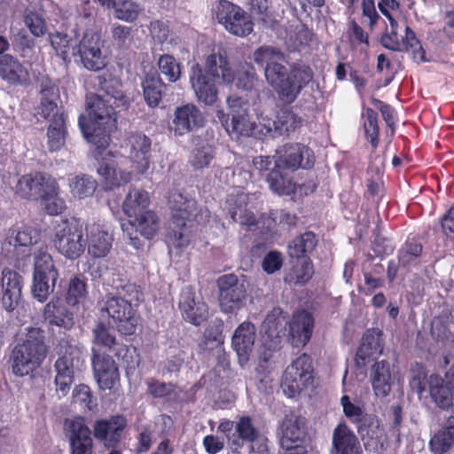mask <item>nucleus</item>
<instances>
[{"label":"nucleus","instance_id":"nucleus-60","mask_svg":"<svg viewBox=\"0 0 454 454\" xmlns=\"http://www.w3.org/2000/svg\"><path fill=\"white\" fill-rule=\"evenodd\" d=\"M158 67L169 82H176L181 76V65L172 55H161L158 60Z\"/></svg>","mask_w":454,"mask_h":454},{"label":"nucleus","instance_id":"nucleus-15","mask_svg":"<svg viewBox=\"0 0 454 454\" xmlns=\"http://www.w3.org/2000/svg\"><path fill=\"white\" fill-rule=\"evenodd\" d=\"M64 433L69 441L70 454H92L91 431L83 417L65 419Z\"/></svg>","mask_w":454,"mask_h":454},{"label":"nucleus","instance_id":"nucleus-17","mask_svg":"<svg viewBox=\"0 0 454 454\" xmlns=\"http://www.w3.org/2000/svg\"><path fill=\"white\" fill-rule=\"evenodd\" d=\"M316 161L313 150L301 143H289L278 152V162L281 169L295 171L299 168L310 169Z\"/></svg>","mask_w":454,"mask_h":454},{"label":"nucleus","instance_id":"nucleus-25","mask_svg":"<svg viewBox=\"0 0 454 454\" xmlns=\"http://www.w3.org/2000/svg\"><path fill=\"white\" fill-rule=\"evenodd\" d=\"M92 366L99 387L111 390L120 380L119 370L112 356L106 354L93 353Z\"/></svg>","mask_w":454,"mask_h":454},{"label":"nucleus","instance_id":"nucleus-37","mask_svg":"<svg viewBox=\"0 0 454 454\" xmlns=\"http://www.w3.org/2000/svg\"><path fill=\"white\" fill-rule=\"evenodd\" d=\"M370 380L376 396L385 397L388 395L392 384L390 363L386 360L376 362L372 367Z\"/></svg>","mask_w":454,"mask_h":454},{"label":"nucleus","instance_id":"nucleus-35","mask_svg":"<svg viewBox=\"0 0 454 454\" xmlns=\"http://www.w3.org/2000/svg\"><path fill=\"white\" fill-rule=\"evenodd\" d=\"M34 238L31 230H19L10 228L8 230L4 245L12 247V253L16 261H22L31 255V246L34 244Z\"/></svg>","mask_w":454,"mask_h":454},{"label":"nucleus","instance_id":"nucleus-54","mask_svg":"<svg viewBox=\"0 0 454 454\" xmlns=\"http://www.w3.org/2000/svg\"><path fill=\"white\" fill-rule=\"evenodd\" d=\"M69 186L74 197L83 199L94 194L98 187V183L92 176L81 174L71 179Z\"/></svg>","mask_w":454,"mask_h":454},{"label":"nucleus","instance_id":"nucleus-22","mask_svg":"<svg viewBox=\"0 0 454 454\" xmlns=\"http://www.w3.org/2000/svg\"><path fill=\"white\" fill-rule=\"evenodd\" d=\"M178 305L183 318L193 325H201L208 317L207 304L196 298L195 288L192 286L182 289Z\"/></svg>","mask_w":454,"mask_h":454},{"label":"nucleus","instance_id":"nucleus-31","mask_svg":"<svg viewBox=\"0 0 454 454\" xmlns=\"http://www.w3.org/2000/svg\"><path fill=\"white\" fill-rule=\"evenodd\" d=\"M289 325V336L295 346L306 345L312 335L314 318L306 310H300L293 315Z\"/></svg>","mask_w":454,"mask_h":454},{"label":"nucleus","instance_id":"nucleus-47","mask_svg":"<svg viewBox=\"0 0 454 454\" xmlns=\"http://www.w3.org/2000/svg\"><path fill=\"white\" fill-rule=\"evenodd\" d=\"M219 69L221 70V78L223 82L225 83H232L235 80V74L227 59L222 55L217 57L214 53L208 55L206 59L205 67H203V70L210 75H220Z\"/></svg>","mask_w":454,"mask_h":454},{"label":"nucleus","instance_id":"nucleus-6","mask_svg":"<svg viewBox=\"0 0 454 454\" xmlns=\"http://www.w3.org/2000/svg\"><path fill=\"white\" fill-rule=\"evenodd\" d=\"M52 242L58 252L70 260L78 259L87 246L82 225L75 218L60 219L55 223Z\"/></svg>","mask_w":454,"mask_h":454},{"label":"nucleus","instance_id":"nucleus-48","mask_svg":"<svg viewBox=\"0 0 454 454\" xmlns=\"http://www.w3.org/2000/svg\"><path fill=\"white\" fill-rule=\"evenodd\" d=\"M130 219L137 231L147 239H153L159 231V217L153 210L144 211Z\"/></svg>","mask_w":454,"mask_h":454},{"label":"nucleus","instance_id":"nucleus-29","mask_svg":"<svg viewBox=\"0 0 454 454\" xmlns=\"http://www.w3.org/2000/svg\"><path fill=\"white\" fill-rule=\"evenodd\" d=\"M255 326L250 322L241 323L235 330L231 346L236 351L239 364H243L249 359L255 340Z\"/></svg>","mask_w":454,"mask_h":454},{"label":"nucleus","instance_id":"nucleus-12","mask_svg":"<svg viewBox=\"0 0 454 454\" xmlns=\"http://www.w3.org/2000/svg\"><path fill=\"white\" fill-rule=\"evenodd\" d=\"M217 430L225 436L228 446L232 452L236 453L244 447L246 442L253 444L260 436L259 430L249 416H241L236 422L223 419Z\"/></svg>","mask_w":454,"mask_h":454},{"label":"nucleus","instance_id":"nucleus-52","mask_svg":"<svg viewBox=\"0 0 454 454\" xmlns=\"http://www.w3.org/2000/svg\"><path fill=\"white\" fill-rule=\"evenodd\" d=\"M41 176L42 172L23 175L15 186L16 193L24 199L37 200Z\"/></svg>","mask_w":454,"mask_h":454},{"label":"nucleus","instance_id":"nucleus-4","mask_svg":"<svg viewBox=\"0 0 454 454\" xmlns=\"http://www.w3.org/2000/svg\"><path fill=\"white\" fill-rule=\"evenodd\" d=\"M44 331L30 327L22 343L17 344L12 352V369L19 377L27 376L38 368L47 353Z\"/></svg>","mask_w":454,"mask_h":454},{"label":"nucleus","instance_id":"nucleus-64","mask_svg":"<svg viewBox=\"0 0 454 454\" xmlns=\"http://www.w3.org/2000/svg\"><path fill=\"white\" fill-rule=\"evenodd\" d=\"M147 392L153 398H164L175 392L176 385L172 382H161L155 379L146 380Z\"/></svg>","mask_w":454,"mask_h":454},{"label":"nucleus","instance_id":"nucleus-30","mask_svg":"<svg viewBox=\"0 0 454 454\" xmlns=\"http://www.w3.org/2000/svg\"><path fill=\"white\" fill-rule=\"evenodd\" d=\"M43 318L49 325H55L66 331L74 325V317L59 297H53L43 309Z\"/></svg>","mask_w":454,"mask_h":454},{"label":"nucleus","instance_id":"nucleus-55","mask_svg":"<svg viewBox=\"0 0 454 454\" xmlns=\"http://www.w3.org/2000/svg\"><path fill=\"white\" fill-rule=\"evenodd\" d=\"M115 295H120L126 299V301L131 303L135 308L138 307L145 300V294L142 287L129 280H120V284L115 286Z\"/></svg>","mask_w":454,"mask_h":454},{"label":"nucleus","instance_id":"nucleus-18","mask_svg":"<svg viewBox=\"0 0 454 454\" xmlns=\"http://www.w3.org/2000/svg\"><path fill=\"white\" fill-rule=\"evenodd\" d=\"M23 277L16 270L4 268L0 276V304L13 311L22 300Z\"/></svg>","mask_w":454,"mask_h":454},{"label":"nucleus","instance_id":"nucleus-58","mask_svg":"<svg viewBox=\"0 0 454 454\" xmlns=\"http://www.w3.org/2000/svg\"><path fill=\"white\" fill-rule=\"evenodd\" d=\"M215 156V148L207 143H203L192 150L189 161L195 169H201L208 167Z\"/></svg>","mask_w":454,"mask_h":454},{"label":"nucleus","instance_id":"nucleus-32","mask_svg":"<svg viewBox=\"0 0 454 454\" xmlns=\"http://www.w3.org/2000/svg\"><path fill=\"white\" fill-rule=\"evenodd\" d=\"M76 53L80 55L83 66L89 70L97 71L105 66L101 43L98 36H84L75 50Z\"/></svg>","mask_w":454,"mask_h":454},{"label":"nucleus","instance_id":"nucleus-41","mask_svg":"<svg viewBox=\"0 0 454 454\" xmlns=\"http://www.w3.org/2000/svg\"><path fill=\"white\" fill-rule=\"evenodd\" d=\"M318 243L317 235L307 231L294 238L288 245L287 253L291 258L306 259L313 253Z\"/></svg>","mask_w":454,"mask_h":454},{"label":"nucleus","instance_id":"nucleus-8","mask_svg":"<svg viewBox=\"0 0 454 454\" xmlns=\"http://www.w3.org/2000/svg\"><path fill=\"white\" fill-rule=\"evenodd\" d=\"M59 271L51 255L40 250L35 255L33 272L32 294L40 302H44L55 289Z\"/></svg>","mask_w":454,"mask_h":454},{"label":"nucleus","instance_id":"nucleus-13","mask_svg":"<svg viewBox=\"0 0 454 454\" xmlns=\"http://www.w3.org/2000/svg\"><path fill=\"white\" fill-rule=\"evenodd\" d=\"M253 167L261 176H265L270 188L278 194H288L293 190L291 178L283 172L273 156H257L253 159Z\"/></svg>","mask_w":454,"mask_h":454},{"label":"nucleus","instance_id":"nucleus-20","mask_svg":"<svg viewBox=\"0 0 454 454\" xmlns=\"http://www.w3.org/2000/svg\"><path fill=\"white\" fill-rule=\"evenodd\" d=\"M358 422L356 429L365 449L377 453L385 450L387 437L380 419L373 414H365Z\"/></svg>","mask_w":454,"mask_h":454},{"label":"nucleus","instance_id":"nucleus-16","mask_svg":"<svg viewBox=\"0 0 454 454\" xmlns=\"http://www.w3.org/2000/svg\"><path fill=\"white\" fill-rule=\"evenodd\" d=\"M227 102L230 108V114L231 115L230 123L229 114H225L222 110L217 111V117L220 119L226 131L229 134L236 133L240 136H248L253 132L255 125L250 121L247 110L242 107L241 98L239 97H229Z\"/></svg>","mask_w":454,"mask_h":454},{"label":"nucleus","instance_id":"nucleus-5","mask_svg":"<svg viewBox=\"0 0 454 454\" xmlns=\"http://www.w3.org/2000/svg\"><path fill=\"white\" fill-rule=\"evenodd\" d=\"M411 384L419 395L427 392L432 403L442 411H449L454 405V364L445 373L444 379L436 373L414 376Z\"/></svg>","mask_w":454,"mask_h":454},{"label":"nucleus","instance_id":"nucleus-46","mask_svg":"<svg viewBox=\"0 0 454 454\" xmlns=\"http://www.w3.org/2000/svg\"><path fill=\"white\" fill-rule=\"evenodd\" d=\"M286 317L283 316V310L280 308H274L270 311L262 325L264 333L270 338H279L285 334L286 330Z\"/></svg>","mask_w":454,"mask_h":454},{"label":"nucleus","instance_id":"nucleus-28","mask_svg":"<svg viewBox=\"0 0 454 454\" xmlns=\"http://www.w3.org/2000/svg\"><path fill=\"white\" fill-rule=\"evenodd\" d=\"M152 141L140 132H132L126 138V146L129 147V158L139 171L149 168Z\"/></svg>","mask_w":454,"mask_h":454},{"label":"nucleus","instance_id":"nucleus-40","mask_svg":"<svg viewBox=\"0 0 454 454\" xmlns=\"http://www.w3.org/2000/svg\"><path fill=\"white\" fill-rule=\"evenodd\" d=\"M113 236L99 226L93 227L87 239L88 252L94 258L106 257L113 245Z\"/></svg>","mask_w":454,"mask_h":454},{"label":"nucleus","instance_id":"nucleus-23","mask_svg":"<svg viewBox=\"0 0 454 454\" xmlns=\"http://www.w3.org/2000/svg\"><path fill=\"white\" fill-rule=\"evenodd\" d=\"M127 425V419L120 414L107 419H98L94 424V436L106 448H115L120 443Z\"/></svg>","mask_w":454,"mask_h":454},{"label":"nucleus","instance_id":"nucleus-59","mask_svg":"<svg viewBox=\"0 0 454 454\" xmlns=\"http://www.w3.org/2000/svg\"><path fill=\"white\" fill-rule=\"evenodd\" d=\"M51 44L58 56L64 60L67 59L72 51L75 55L76 44L74 39L67 34L57 32L51 35Z\"/></svg>","mask_w":454,"mask_h":454},{"label":"nucleus","instance_id":"nucleus-42","mask_svg":"<svg viewBox=\"0 0 454 454\" xmlns=\"http://www.w3.org/2000/svg\"><path fill=\"white\" fill-rule=\"evenodd\" d=\"M149 204L150 197L146 191L132 188L123 201L122 210L128 217L131 218L149 210Z\"/></svg>","mask_w":454,"mask_h":454},{"label":"nucleus","instance_id":"nucleus-10","mask_svg":"<svg viewBox=\"0 0 454 454\" xmlns=\"http://www.w3.org/2000/svg\"><path fill=\"white\" fill-rule=\"evenodd\" d=\"M312 359L307 354L298 356L288 365L282 377L281 387L288 397H294L302 389L313 385Z\"/></svg>","mask_w":454,"mask_h":454},{"label":"nucleus","instance_id":"nucleus-38","mask_svg":"<svg viewBox=\"0 0 454 454\" xmlns=\"http://www.w3.org/2000/svg\"><path fill=\"white\" fill-rule=\"evenodd\" d=\"M381 336L382 332L378 328L366 330L356 351V360L357 364L364 365L367 360L381 353Z\"/></svg>","mask_w":454,"mask_h":454},{"label":"nucleus","instance_id":"nucleus-11","mask_svg":"<svg viewBox=\"0 0 454 454\" xmlns=\"http://www.w3.org/2000/svg\"><path fill=\"white\" fill-rule=\"evenodd\" d=\"M56 352L59 355L54 364L56 391L61 396H65L74 380V360L79 351L72 343V340L61 339L56 346Z\"/></svg>","mask_w":454,"mask_h":454},{"label":"nucleus","instance_id":"nucleus-61","mask_svg":"<svg viewBox=\"0 0 454 454\" xmlns=\"http://www.w3.org/2000/svg\"><path fill=\"white\" fill-rule=\"evenodd\" d=\"M141 12L140 5L132 0H123L114 4V15L118 20L133 22Z\"/></svg>","mask_w":454,"mask_h":454},{"label":"nucleus","instance_id":"nucleus-27","mask_svg":"<svg viewBox=\"0 0 454 454\" xmlns=\"http://www.w3.org/2000/svg\"><path fill=\"white\" fill-rule=\"evenodd\" d=\"M330 454H363L359 439L344 422L333 429Z\"/></svg>","mask_w":454,"mask_h":454},{"label":"nucleus","instance_id":"nucleus-53","mask_svg":"<svg viewBox=\"0 0 454 454\" xmlns=\"http://www.w3.org/2000/svg\"><path fill=\"white\" fill-rule=\"evenodd\" d=\"M400 45L402 49L399 51H411L414 61L418 63L427 61L425 49L417 38L414 31L408 26L405 28V35L402 38Z\"/></svg>","mask_w":454,"mask_h":454},{"label":"nucleus","instance_id":"nucleus-1","mask_svg":"<svg viewBox=\"0 0 454 454\" xmlns=\"http://www.w3.org/2000/svg\"><path fill=\"white\" fill-rule=\"evenodd\" d=\"M253 59L263 67L267 82L274 88L278 98L286 104L294 103L313 79L312 69L307 66L294 65L287 71L283 64L285 54L277 47L260 46L254 51Z\"/></svg>","mask_w":454,"mask_h":454},{"label":"nucleus","instance_id":"nucleus-2","mask_svg":"<svg viewBox=\"0 0 454 454\" xmlns=\"http://www.w3.org/2000/svg\"><path fill=\"white\" fill-rule=\"evenodd\" d=\"M89 118L81 114L79 127L86 139L98 148L105 150L110 143V135L116 129L114 108L99 96L88 100Z\"/></svg>","mask_w":454,"mask_h":454},{"label":"nucleus","instance_id":"nucleus-3","mask_svg":"<svg viewBox=\"0 0 454 454\" xmlns=\"http://www.w3.org/2000/svg\"><path fill=\"white\" fill-rule=\"evenodd\" d=\"M168 205L171 211V218L166 233L168 247L176 249L187 247L192 240V231L188 222L196 210V201L178 191H173L168 197Z\"/></svg>","mask_w":454,"mask_h":454},{"label":"nucleus","instance_id":"nucleus-51","mask_svg":"<svg viewBox=\"0 0 454 454\" xmlns=\"http://www.w3.org/2000/svg\"><path fill=\"white\" fill-rule=\"evenodd\" d=\"M13 51L28 62L35 57V41L24 28L19 29L12 39Z\"/></svg>","mask_w":454,"mask_h":454},{"label":"nucleus","instance_id":"nucleus-34","mask_svg":"<svg viewBox=\"0 0 454 454\" xmlns=\"http://www.w3.org/2000/svg\"><path fill=\"white\" fill-rule=\"evenodd\" d=\"M0 77L11 85H23L29 74L23 65L11 54L0 56Z\"/></svg>","mask_w":454,"mask_h":454},{"label":"nucleus","instance_id":"nucleus-21","mask_svg":"<svg viewBox=\"0 0 454 454\" xmlns=\"http://www.w3.org/2000/svg\"><path fill=\"white\" fill-rule=\"evenodd\" d=\"M99 153L98 148L95 150V159L99 162L98 173L103 179V185L106 190L113 191L127 183L131 179L129 172L121 171L115 168V164L112 158L115 155L106 149L101 150Z\"/></svg>","mask_w":454,"mask_h":454},{"label":"nucleus","instance_id":"nucleus-44","mask_svg":"<svg viewBox=\"0 0 454 454\" xmlns=\"http://www.w3.org/2000/svg\"><path fill=\"white\" fill-rule=\"evenodd\" d=\"M46 135L50 152H58L63 148L67 136V116L58 115L57 118L51 119Z\"/></svg>","mask_w":454,"mask_h":454},{"label":"nucleus","instance_id":"nucleus-62","mask_svg":"<svg viewBox=\"0 0 454 454\" xmlns=\"http://www.w3.org/2000/svg\"><path fill=\"white\" fill-rule=\"evenodd\" d=\"M92 333L93 341L98 346L112 350L117 345L115 336L111 333L109 327L104 322H98L92 330Z\"/></svg>","mask_w":454,"mask_h":454},{"label":"nucleus","instance_id":"nucleus-14","mask_svg":"<svg viewBox=\"0 0 454 454\" xmlns=\"http://www.w3.org/2000/svg\"><path fill=\"white\" fill-rule=\"evenodd\" d=\"M219 288V303L224 313L239 309L246 299L247 289L233 273L220 276L216 280Z\"/></svg>","mask_w":454,"mask_h":454},{"label":"nucleus","instance_id":"nucleus-24","mask_svg":"<svg viewBox=\"0 0 454 454\" xmlns=\"http://www.w3.org/2000/svg\"><path fill=\"white\" fill-rule=\"evenodd\" d=\"M205 117L193 104H185L176 108L172 120V129L177 136H183L204 126Z\"/></svg>","mask_w":454,"mask_h":454},{"label":"nucleus","instance_id":"nucleus-7","mask_svg":"<svg viewBox=\"0 0 454 454\" xmlns=\"http://www.w3.org/2000/svg\"><path fill=\"white\" fill-rule=\"evenodd\" d=\"M212 16L231 35L246 37L254 30L251 17L238 4L228 0H218L212 9Z\"/></svg>","mask_w":454,"mask_h":454},{"label":"nucleus","instance_id":"nucleus-63","mask_svg":"<svg viewBox=\"0 0 454 454\" xmlns=\"http://www.w3.org/2000/svg\"><path fill=\"white\" fill-rule=\"evenodd\" d=\"M348 39L351 46H364L367 49L370 45L368 33L355 20L348 22Z\"/></svg>","mask_w":454,"mask_h":454},{"label":"nucleus","instance_id":"nucleus-36","mask_svg":"<svg viewBox=\"0 0 454 454\" xmlns=\"http://www.w3.org/2000/svg\"><path fill=\"white\" fill-rule=\"evenodd\" d=\"M95 86H98L99 91L113 98L114 104L117 107H127L129 106V98L122 90V82L120 78L108 72L103 73L95 76Z\"/></svg>","mask_w":454,"mask_h":454},{"label":"nucleus","instance_id":"nucleus-9","mask_svg":"<svg viewBox=\"0 0 454 454\" xmlns=\"http://www.w3.org/2000/svg\"><path fill=\"white\" fill-rule=\"evenodd\" d=\"M101 312H106L115 325L117 331L123 335H132L137 326V317L135 307L126 299L114 294H106L103 300Z\"/></svg>","mask_w":454,"mask_h":454},{"label":"nucleus","instance_id":"nucleus-50","mask_svg":"<svg viewBox=\"0 0 454 454\" xmlns=\"http://www.w3.org/2000/svg\"><path fill=\"white\" fill-rule=\"evenodd\" d=\"M423 247L415 238L408 239L398 251V263L403 268L417 265L422 254Z\"/></svg>","mask_w":454,"mask_h":454},{"label":"nucleus","instance_id":"nucleus-56","mask_svg":"<svg viewBox=\"0 0 454 454\" xmlns=\"http://www.w3.org/2000/svg\"><path fill=\"white\" fill-rule=\"evenodd\" d=\"M87 294V278L81 274L74 276L69 281L66 301L70 306H75L85 299Z\"/></svg>","mask_w":454,"mask_h":454},{"label":"nucleus","instance_id":"nucleus-33","mask_svg":"<svg viewBox=\"0 0 454 454\" xmlns=\"http://www.w3.org/2000/svg\"><path fill=\"white\" fill-rule=\"evenodd\" d=\"M428 447L432 454H445L454 447V415L445 418L432 434Z\"/></svg>","mask_w":454,"mask_h":454},{"label":"nucleus","instance_id":"nucleus-45","mask_svg":"<svg viewBox=\"0 0 454 454\" xmlns=\"http://www.w3.org/2000/svg\"><path fill=\"white\" fill-rule=\"evenodd\" d=\"M302 123L303 119L289 108L280 109L273 121L274 129L279 136H289L300 129Z\"/></svg>","mask_w":454,"mask_h":454},{"label":"nucleus","instance_id":"nucleus-49","mask_svg":"<svg viewBox=\"0 0 454 454\" xmlns=\"http://www.w3.org/2000/svg\"><path fill=\"white\" fill-rule=\"evenodd\" d=\"M363 129L366 140L371 144L374 152L380 143V128L378 114L372 108H364L362 112Z\"/></svg>","mask_w":454,"mask_h":454},{"label":"nucleus","instance_id":"nucleus-39","mask_svg":"<svg viewBox=\"0 0 454 454\" xmlns=\"http://www.w3.org/2000/svg\"><path fill=\"white\" fill-rule=\"evenodd\" d=\"M228 201L229 214L234 223H239L247 231L257 226L258 220L254 212L247 208V203L243 194L231 197Z\"/></svg>","mask_w":454,"mask_h":454},{"label":"nucleus","instance_id":"nucleus-19","mask_svg":"<svg viewBox=\"0 0 454 454\" xmlns=\"http://www.w3.org/2000/svg\"><path fill=\"white\" fill-rule=\"evenodd\" d=\"M219 79L218 74H207L199 63L193 64L191 67L190 82L198 100L205 105L212 106L216 102L218 96L216 83Z\"/></svg>","mask_w":454,"mask_h":454},{"label":"nucleus","instance_id":"nucleus-26","mask_svg":"<svg viewBox=\"0 0 454 454\" xmlns=\"http://www.w3.org/2000/svg\"><path fill=\"white\" fill-rule=\"evenodd\" d=\"M304 426L305 419L301 415L294 412L286 415L281 424V448L291 449L294 446H305Z\"/></svg>","mask_w":454,"mask_h":454},{"label":"nucleus","instance_id":"nucleus-43","mask_svg":"<svg viewBox=\"0 0 454 454\" xmlns=\"http://www.w3.org/2000/svg\"><path fill=\"white\" fill-rule=\"evenodd\" d=\"M142 88L145 101L150 107L154 108L161 101L163 90L167 85L158 74H146L142 82Z\"/></svg>","mask_w":454,"mask_h":454},{"label":"nucleus","instance_id":"nucleus-57","mask_svg":"<svg viewBox=\"0 0 454 454\" xmlns=\"http://www.w3.org/2000/svg\"><path fill=\"white\" fill-rule=\"evenodd\" d=\"M314 273L315 270L312 260L310 258L301 259V262L293 268V270L286 277V280L290 284L294 283L297 286H304L312 278Z\"/></svg>","mask_w":454,"mask_h":454}]
</instances>
